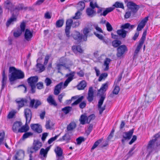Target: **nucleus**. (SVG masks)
Returning <instances> with one entry per match:
<instances>
[{"mask_svg":"<svg viewBox=\"0 0 160 160\" xmlns=\"http://www.w3.org/2000/svg\"><path fill=\"white\" fill-rule=\"evenodd\" d=\"M9 72L11 74L8 75L9 79L11 82L17 79H22L24 77V74L22 72L13 67L9 68Z\"/></svg>","mask_w":160,"mask_h":160,"instance_id":"obj_1","label":"nucleus"},{"mask_svg":"<svg viewBox=\"0 0 160 160\" xmlns=\"http://www.w3.org/2000/svg\"><path fill=\"white\" fill-rule=\"evenodd\" d=\"M42 146V143L40 141L38 140H34L32 146L28 148L27 149L28 153L30 154L29 160H32V154L37 151Z\"/></svg>","mask_w":160,"mask_h":160,"instance_id":"obj_2","label":"nucleus"},{"mask_svg":"<svg viewBox=\"0 0 160 160\" xmlns=\"http://www.w3.org/2000/svg\"><path fill=\"white\" fill-rule=\"evenodd\" d=\"M160 147V142L159 144L154 142V140H150L148 142L147 147L148 154L147 157H148L154 152L156 149L157 147Z\"/></svg>","mask_w":160,"mask_h":160,"instance_id":"obj_3","label":"nucleus"},{"mask_svg":"<svg viewBox=\"0 0 160 160\" xmlns=\"http://www.w3.org/2000/svg\"><path fill=\"white\" fill-rule=\"evenodd\" d=\"M124 2L128 8L131 10L132 15L134 16L140 8L139 6L132 2H128V0H125Z\"/></svg>","mask_w":160,"mask_h":160,"instance_id":"obj_4","label":"nucleus"},{"mask_svg":"<svg viewBox=\"0 0 160 160\" xmlns=\"http://www.w3.org/2000/svg\"><path fill=\"white\" fill-rule=\"evenodd\" d=\"M38 80V77L37 76L31 77L28 79V82L31 88V92L32 93L35 92L36 84Z\"/></svg>","mask_w":160,"mask_h":160,"instance_id":"obj_5","label":"nucleus"},{"mask_svg":"<svg viewBox=\"0 0 160 160\" xmlns=\"http://www.w3.org/2000/svg\"><path fill=\"white\" fill-rule=\"evenodd\" d=\"M73 21L72 19L67 20L66 22V25L65 29V32L67 37H70V30L71 26H72Z\"/></svg>","mask_w":160,"mask_h":160,"instance_id":"obj_6","label":"nucleus"},{"mask_svg":"<svg viewBox=\"0 0 160 160\" xmlns=\"http://www.w3.org/2000/svg\"><path fill=\"white\" fill-rule=\"evenodd\" d=\"M27 7H24L23 4H19L17 5L15 8H13L12 13H14L17 16L19 14V11L21 10H26L27 9Z\"/></svg>","mask_w":160,"mask_h":160,"instance_id":"obj_7","label":"nucleus"},{"mask_svg":"<svg viewBox=\"0 0 160 160\" xmlns=\"http://www.w3.org/2000/svg\"><path fill=\"white\" fill-rule=\"evenodd\" d=\"M75 74V72H71L70 73L67 74L66 75V77H68V78L65 80L64 83V88H66L68 86L69 83L72 80Z\"/></svg>","mask_w":160,"mask_h":160,"instance_id":"obj_8","label":"nucleus"},{"mask_svg":"<svg viewBox=\"0 0 160 160\" xmlns=\"http://www.w3.org/2000/svg\"><path fill=\"white\" fill-rule=\"evenodd\" d=\"M42 104L41 102L38 99H32L30 100L29 104V107L31 108H34L35 109H37L38 107Z\"/></svg>","mask_w":160,"mask_h":160,"instance_id":"obj_9","label":"nucleus"},{"mask_svg":"<svg viewBox=\"0 0 160 160\" xmlns=\"http://www.w3.org/2000/svg\"><path fill=\"white\" fill-rule=\"evenodd\" d=\"M117 51V56L118 57H120L124 53L125 51H127V48L125 45H121L118 48Z\"/></svg>","mask_w":160,"mask_h":160,"instance_id":"obj_10","label":"nucleus"},{"mask_svg":"<svg viewBox=\"0 0 160 160\" xmlns=\"http://www.w3.org/2000/svg\"><path fill=\"white\" fill-rule=\"evenodd\" d=\"M33 31H30L28 29H26L24 34V39L25 41H29L31 40L33 37Z\"/></svg>","mask_w":160,"mask_h":160,"instance_id":"obj_11","label":"nucleus"},{"mask_svg":"<svg viewBox=\"0 0 160 160\" xmlns=\"http://www.w3.org/2000/svg\"><path fill=\"white\" fill-rule=\"evenodd\" d=\"M24 152L22 150L18 151L13 158V160H21L24 158Z\"/></svg>","mask_w":160,"mask_h":160,"instance_id":"obj_12","label":"nucleus"},{"mask_svg":"<svg viewBox=\"0 0 160 160\" xmlns=\"http://www.w3.org/2000/svg\"><path fill=\"white\" fill-rule=\"evenodd\" d=\"M146 97V95H144ZM153 98L151 97H146L145 101L143 103V107L145 108H148L150 107L151 103L153 100Z\"/></svg>","mask_w":160,"mask_h":160,"instance_id":"obj_13","label":"nucleus"},{"mask_svg":"<svg viewBox=\"0 0 160 160\" xmlns=\"http://www.w3.org/2000/svg\"><path fill=\"white\" fill-rule=\"evenodd\" d=\"M148 17H145L139 23L138 26L137 30L138 31L141 30L145 26L148 20Z\"/></svg>","mask_w":160,"mask_h":160,"instance_id":"obj_14","label":"nucleus"},{"mask_svg":"<svg viewBox=\"0 0 160 160\" xmlns=\"http://www.w3.org/2000/svg\"><path fill=\"white\" fill-rule=\"evenodd\" d=\"M31 129L34 131L39 133L42 132V126L38 124H31L30 125Z\"/></svg>","mask_w":160,"mask_h":160,"instance_id":"obj_15","label":"nucleus"},{"mask_svg":"<svg viewBox=\"0 0 160 160\" xmlns=\"http://www.w3.org/2000/svg\"><path fill=\"white\" fill-rule=\"evenodd\" d=\"M15 102L17 104H18V110L19 109L23 107L24 103H27L28 102V100L26 99L18 98L16 100Z\"/></svg>","mask_w":160,"mask_h":160,"instance_id":"obj_16","label":"nucleus"},{"mask_svg":"<svg viewBox=\"0 0 160 160\" xmlns=\"http://www.w3.org/2000/svg\"><path fill=\"white\" fill-rule=\"evenodd\" d=\"M83 98L84 96H82L80 97H79V96L78 95L72 97L71 98V100L76 99V100L72 104V106H74L78 104L81 102H82Z\"/></svg>","mask_w":160,"mask_h":160,"instance_id":"obj_17","label":"nucleus"},{"mask_svg":"<svg viewBox=\"0 0 160 160\" xmlns=\"http://www.w3.org/2000/svg\"><path fill=\"white\" fill-rule=\"evenodd\" d=\"M4 8L6 9H8V11L10 10L12 13L13 9V6L10 1L8 0L4 2Z\"/></svg>","mask_w":160,"mask_h":160,"instance_id":"obj_18","label":"nucleus"},{"mask_svg":"<svg viewBox=\"0 0 160 160\" xmlns=\"http://www.w3.org/2000/svg\"><path fill=\"white\" fill-rule=\"evenodd\" d=\"M134 130V129H132L128 132H124L122 135L123 138L127 140H130Z\"/></svg>","mask_w":160,"mask_h":160,"instance_id":"obj_19","label":"nucleus"},{"mask_svg":"<svg viewBox=\"0 0 160 160\" xmlns=\"http://www.w3.org/2000/svg\"><path fill=\"white\" fill-rule=\"evenodd\" d=\"M22 123L21 121H16L13 125L12 129L13 131L16 133H18V129L20 128V127L22 125Z\"/></svg>","mask_w":160,"mask_h":160,"instance_id":"obj_20","label":"nucleus"},{"mask_svg":"<svg viewBox=\"0 0 160 160\" xmlns=\"http://www.w3.org/2000/svg\"><path fill=\"white\" fill-rule=\"evenodd\" d=\"M135 27V25H131L129 23H127L122 24L121 26V28L124 30L127 29L128 31H131Z\"/></svg>","mask_w":160,"mask_h":160,"instance_id":"obj_21","label":"nucleus"},{"mask_svg":"<svg viewBox=\"0 0 160 160\" xmlns=\"http://www.w3.org/2000/svg\"><path fill=\"white\" fill-rule=\"evenodd\" d=\"M94 98V92L93 88L92 87H90L89 88L88 93V96L87 99L89 102H92Z\"/></svg>","mask_w":160,"mask_h":160,"instance_id":"obj_22","label":"nucleus"},{"mask_svg":"<svg viewBox=\"0 0 160 160\" xmlns=\"http://www.w3.org/2000/svg\"><path fill=\"white\" fill-rule=\"evenodd\" d=\"M2 79L1 81L2 84V86L1 90L3 89L7 83V77L5 74V69L3 70L2 71Z\"/></svg>","mask_w":160,"mask_h":160,"instance_id":"obj_23","label":"nucleus"},{"mask_svg":"<svg viewBox=\"0 0 160 160\" xmlns=\"http://www.w3.org/2000/svg\"><path fill=\"white\" fill-rule=\"evenodd\" d=\"M24 116L26 120L31 121L32 118V112L31 110L28 108H26L24 110Z\"/></svg>","mask_w":160,"mask_h":160,"instance_id":"obj_24","label":"nucleus"},{"mask_svg":"<svg viewBox=\"0 0 160 160\" xmlns=\"http://www.w3.org/2000/svg\"><path fill=\"white\" fill-rule=\"evenodd\" d=\"M12 17L9 19L6 22V25L8 27L10 24H13V22H16L17 20V16L14 13H12Z\"/></svg>","mask_w":160,"mask_h":160,"instance_id":"obj_25","label":"nucleus"},{"mask_svg":"<svg viewBox=\"0 0 160 160\" xmlns=\"http://www.w3.org/2000/svg\"><path fill=\"white\" fill-rule=\"evenodd\" d=\"M63 84L62 82H61L55 86L54 91V95H57L60 93Z\"/></svg>","mask_w":160,"mask_h":160,"instance_id":"obj_26","label":"nucleus"},{"mask_svg":"<svg viewBox=\"0 0 160 160\" xmlns=\"http://www.w3.org/2000/svg\"><path fill=\"white\" fill-rule=\"evenodd\" d=\"M47 101L48 103L50 105L54 106H57V104L55 100L53 98L52 95H50L47 98Z\"/></svg>","mask_w":160,"mask_h":160,"instance_id":"obj_27","label":"nucleus"},{"mask_svg":"<svg viewBox=\"0 0 160 160\" xmlns=\"http://www.w3.org/2000/svg\"><path fill=\"white\" fill-rule=\"evenodd\" d=\"M73 37L74 39L77 40L79 42L82 41L83 38V39L82 35L80 34L78 32H76L73 35Z\"/></svg>","mask_w":160,"mask_h":160,"instance_id":"obj_28","label":"nucleus"},{"mask_svg":"<svg viewBox=\"0 0 160 160\" xmlns=\"http://www.w3.org/2000/svg\"><path fill=\"white\" fill-rule=\"evenodd\" d=\"M96 11L94 9H92L89 8H88L86 10V13L88 16L90 17H92L96 14Z\"/></svg>","mask_w":160,"mask_h":160,"instance_id":"obj_29","label":"nucleus"},{"mask_svg":"<svg viewBox=\"0 0 160 160\" xmlns=\"http://www.w3.org/2000/svg\"><path fill=\"white\" fill-rule=\"evenodd\" d=\"M71 139V136L68 133H67L62 138H60L58 141H65L66 143H68L70 142Z\"/></svg>","mask_w":160,"mask_h":160,"instance_id":"obj_30","label":"nucleus"},{"mask_svg":"<svg viewBox=\"0 0 160 160\" xmlns=\"http://www.w3.org/2000/svg\"><path fill=\"white\" fill-rule=\"evenodd\" d=\"M117 32L119 36L122 38H125L126 36L127 33H128V31L124 30L121 28L120 29L118 30Z\"/></svg>","mask_w":160,"mask_h":160,"instance_id":"obj_31","label":"nucleus"},{"mask_svg":"<svg viewBox=\"0 0 160 160\" xmlns=\"http://www.w3.org/2000/svg\"><path fill=\"white\" fill-rule=\"evenodd\" d=\"M57 69L58 70V73H62L60 71L62 69V67H66V63L65 62H60L59 63L56 65Z\"/></svg>","mask_w":160,"mask_h":160,"instance_id":"obj_32","label":"nucleus"},{"mask_svg":"<svg viewBox=\"0 0 160 160\" xmlns=\"http://www.w3.org/2000/svg\"><path fill=\"white\" fill-rule=\"evenodd\" d=\"M85 3L83 1H81L78 2L77 5V9L79 11H82L85 7Z\"/></svg>","mask_w":160,"mask_h":160,"instance_id":"obj_33","label":"nucleus"},{"mask_svg":"<svg viewBox=\"0 0 160 160\" xmlns=\"http://www.w3.org/2000/svg\"><path fill=\"white\" fill-rule=\"evenodd\" d=\"M108 82H107L105 83L102 84L100 89L98 90V92H99L100 91H102V92H105L108 89Z\"/></svg>","mask_w":160,"mask_h":160,"instance_id":"obj_34","label":"nucleus"},{"mask_svg":"<svg viewBox=\"0 0 160 160\" xmlns=\"http://www.w3.org/2000/svg\"><path fill=\"white\" fill-rule=\"evenodd\" d=\"M87 83L84 80H83L80 82L77 86L78 89V90H83L86 87Z\"/></svg>","mask_w":160,"mask_h":160,"instance_id":"obj_35","label":"nucleus"},{"mask_svg":"<svg viewBox=\"0 0 160 160\" xmlns=\"http://www.w3.org/2000/svg\"><path fill=\"white\" fill-rule=\"evenodd\" d=\"M76 125L75 122H72L67 126V129L68 131H71L75 129Z\"/></svg>","mask_w":160,"mask_h":160,"instance_id":"obj_36","label":"nucleus"},{"mask_svg":"<svg viewBox=\"0 0 160 160\" xmlns=\"http://www.w3.org/2000/svg\"><path fill=\"white\" fill-rule=\"evenodd\" d=\"M54 152L56 154V156L62 155L63 151L62 148L59 147H57L55 149Z\"/></svg>","mask_w":160,"mask_h":160,"instance_id":"obj_37","label":"nucleus"},{"mask_svg":"<svg viewBox=\"0 0 160 160\" xmlns=\"http://www.w3.org/2000/svg\"><path fill=\"white\" fill-rule=\"evenodd\" d=\"M113 8L111 7L106 8L105 10H103L102 13H100V16H105L108 13L113 11Z\"/></svg>","mask_w":160,"mask_h":160,"instance_id":"obj_38","label":"nucleus"},{"mask_svg":"<svg viewBox=\"0 0 160 160\" xmlns=\"http://www.w3.org/2000/svg\"><path fill=\"white\" fill-rule=\"evenodd\" d=\"M87 117L85 115L82 114L81 115L79 119V121L80 123L84 125L85 124V122L87 120Z\"/></svg>","mask_w":160,"mask_h":160,"instance_id":"obj_39","label":"nucleus"},{"mask_svg":"<svg viewBox=\"0 0 160 160\" xmlns=\"http://www.w3.org/2000/svg\"><path fill=\"white\" fill-rule=\"evenodd\" d=\"M89 32V30L88 28H86L84 29L83 31V33L84 34V35H82L84 41H87L88 34Z\"/></svg>","mask_w":160,"mask_h":160,"instance_id":"obj_40","label":"nucleus"},{"mask_svg":"<svg viewBox=\"0 0 160 160\" xmlns=\"http://www.w3.org/2000/svg\"><path fill=\"white\" fill-rule=\"evenodd\" d=\"M105 98V95H102L98 102V108H101L102 104L103 101Z\"/></svg>","mask_w":160,"mask_h":160,"instance_id":"obj_41","label":"nucleus"},{"mask_svg":"<svg viewBox=\"0 0 160 160\" xmlns=\"http://www.w3.org/2000/svg\"><path fill=\"white\" fill-rule=\"evenodd\" d=\"M47 153L48 152L45 151L44 149L42 148L41 149L40 152V155L42 156V158L43 159L46 158Z\"/></svg>","mask_w":160,"mask_h":160,"instance_id":"obj_42","label":"nucleus"},{"mask_svg":"<svg viewBox=\"0 0 160 160\" xmlns=\"http://www.w3.org/2000/svg\"><path fill=\"white\" fill-rule=\"evenodd\" d=\"M121 44V42L118 40H114L112 42V46L115 48L118 47Z\"/></svg>","mask_w":160,"mask_h":160,"instance_id":"obj_43","label":"nucleus"},{"mask_svg":"<svg viewBox=\"0 0 160 160\" xmlns=\"http://www.w3.org/2000/svg\"><path fill=\"white\" fill-rule=\"evenodd\" d=\"M22 32L20 30V28L17 29V31L13 33V36L15 38H18L22 34Z\"/></svg>","mask_w":160,"mask_h":160,"instance_id":"obj_44","label":"nucleus"},{"mask_svg":"<svg viewBox=\"0 0 160 160\" xmlns=\"http://www.w3.org/2000/svg\"><path fill=\"white\" fill-rule=\"evenodd\" d=\"M36 67L38 69H39V72H41L45 70V68L44 66L40 63H37L36 65Z\"/></svg>","mask_w":160,"mask_h":160,"instance_id":"obj_45","label":"nucleus"},{"mask_svg":"<svg viewBox=\"0 0 160 160\" xmlns=\"http://www.w3.org/2000/svg\"><path fill=\"white\" fill-rule=\"evenodd\" d=\"M64 20L63 19H60L58 20L56 22V27L57 28H60L62 26L64 23Z\"/></svg>","mask_w":160,"mask_h":160,"instance_id":"obj_46","label":"nucleus"},{"mask_svg":"<svg viewBox=\"0 0 160 160\" xmlns=\"http://www.w3.org/2000/svg\"><path fill=\"white\" fill-rule=\"evenodd\" d=\"M72 108L69 106H67L62 109V111L65 114L68 113L71 110Z\"/></svg>","mask_w":160,"mask_h":160,"instance_id":"obj_47","label":"nucleus"},{"mask_svg":"<svg viewBox=\"0 0 160 160\" xmlns=\"http://www.w3.org/2000/svg\"><path fill=\"white\" fill-rule=\"evenodd\" d=\"M90 7L89 8H92V9L94 10L95 8H99V7L96 2L95 3H93L92 1L90 2Z\"/></svg>","mask_w":160,"mask_h":160,"instance_id":"obj_48","label":"nucleus"},{"mask_svg":"<svg viewBox=\"0 0 160 160\" xmlns=\"http://www.w3.org/2000/svg\"><path fill=\"white\" fill-rule=\"evenodd\" d=\"M82 14V13L79 10H78L75 13V15L72 17V19H79L80 18V16Z\"/></svg>","mask_w":160,"mask_h":160,"instance_id":"obj_49","label":"nucleus"},{"mask_svg":"<svg viewBox=\"0 0 160 160\" xmlns=\"http://www.w3.org/2000/svg\"><path fill=\"white\" fill-rule=\"evenodd\" d=\"M113 6L117 8H119L123 9L124 8L123 3L122 2H116L113 5Z\"/></svg>","mask_w":160,"mask_h":160,"instance_id":"obj_50","label":"nucleus"},{"mask_svg":"<svg viewBox=\"0 0 160 160\" xmlns=\"http://www.w3.org/2000/svg\"><path fill=\"white\" fill-rule=\"evenodd\" d=\"M142 45H141L139 44L138 45L134 52V57L137 56L138 53L141 48L142 47Z\"/></svg>","mask_w":160,"mask_h":160,"instance_id":"obj_51","label":"nucleus"},{"mask_svg":"<svg viewBox=\"0 0 160 160\" xmlns=\"http://www.w3.org/2000/svg\"><path fill=\"white\" fill-rule=\"evenodd\" d=\"M102 139H100L97 141H96L94 144L93 145L92 147L91 148V150H93L95 148H96L99 145V144L100 143V142H102Z\"/></svg>","mask_w":160,"mask_h":160,"instance_id":"obj_52","label":"nucleus"},{"mask_svg":"<svg viewBox=\"0 0 160 160\" xmlns=\"http://www.w3.org/2000/svg\"><path fill=\"white\" fill-rule=\"evenodd\" d=\"M33 135V133L30 132H25V133H24L22 136V138L23 139H25L26 138H28L30 136H32Z\"/></svg>","mask_w":160,"mask_h":160,"instance_id":"obj_53","label":"nucleus"},{"mask_svg":"<svg viewBox=\"0 0 160 160\" xmlns=\"http://www.w3.org/2000/svg\"><path fill=\"white\" fill-rule=\"evenodd\" d=\"M76 141L77 144L80 145L82 142L85 141V139L83 137H80L76 139Z\"/></svg>","mask_w":160,"mask_h":160,"instance_id":"obj_54","label":"nucleus"},{"mask_svg":"<svg viewBox=\"0 0 160 160\" xmlns=\"http://www.w3.org/2000/svg\"><path fill=\"white\" fill-rule=\"evenodd\" d=\"M108 76V74L107 73H102L100 76L98 81L99 82L101 81L103 79L106 78Z\"/></svg>","mask_w":160,"mask_h":160,"instance_id":"obj_55","label":"nucleus"},{"mask_svg":"<svg viewBox=\"0 0 160 160\" xmlns=\"http://www.w3.org/2000/svg\"><path fill=\"white\" fill-rule=\"evenodd\" d=\"M60 134L56 135L55 137L51 138L48 141V143L49 144H51L53 141L55 140L59 136Z\"/></svg>","mask_w":160,"mask_h":160,"instance_id":"obj_56","label":"nucleus"},{"mask_svg":"<svg viewBox=\"0 0 160 160\" xmlns=\"http://www.w3.org/2000/svg\"><path fill=\"white\" fill-rule=\"evenodd\" d=\"M95 116L94 114H92L87 117V123H89L91 121L94 119Z\"/></svg>","mask_w":160,"mask_h":160,"instance_id":"obj_57","label":"nucleus"},{"mask_svg":"<svg viewBox=\"0 0 160 160\" xmlns=\"http://www.w3.org/2000/svg\"><path fill=\"white\" fill-rule=\"evenodd\" d=\"M92 128L93 125L92 124H90L88 128V129L86 131V133L87 134V136L92 131Z\"/></svg>","mask_w":160,"mask_h":160,"instance_id":"obj_58","label":"nucleus"},{"mask_svg":"<svg viewBox=\"0 0 160 160\" xmlns=\"http://www.w3.org/2000/svg\"><path fill=\"white\" fill-rule=\"evenodd\" d=\"M106 27L107 30L109 32H111L112 31L113 28L109 22H107L106 23Z\"/></svg>","mask_w":160,"mask_h":160,"instance_id":"obj_59","label":"nucleus"},{"mask_svg":"<svg viewBox=\"0 0 160 160\" xmlns=\"http://www.w3.org/2000/svg\"><path fill=\"white\" fill-rule=\"evenodd\" d=\"M26 27V24L25 22H22L20 25V30L22 32H24L25 31V28Z\"/></svg>","mask_w":160,"mask_h":160,"instance_id":"obj_60","label":"nucleus"},{"mask_svg":"<svg viewBox=\"0 0 160 160\" xmlns=\"http://www.w3.org/2000/svg\"><path fill=\"white\" fill-rule=\"evenodd\" d=\"M119 90V87L118 86H116L114 88L112 91V93L113 94H114L115 95H117L118 94Z\"/></svg>","mask_w":160,"mask_h":160,"instance_id":"obj_61","label":"nucleus"},{"mask_svg":"<svg viewBox=\"0 0 160 160\" xmlns=\"http://www.w3.org/2000/svg\"><path fill=\"white\" fill-rule=\"evenodd\" d=\"M28 130V129H26V128L22 126L18 129V133L25 132Z\"/></svg>","mask_w":160,"mask_h":160,"instance_id":"obj_62","label":"nucleus"},{"mask_svg":"<svg viewBox=\"0 0 160 160\" xmlns=\"http://www.w3.org/2000/svg\"><path fill=\"white\" fill-rule=\"evenodd\" d=\"M160 137V131L158 133L155 134L153 136V138L154 139H152V140H154V142L156 143L158 139Z\"/></svg>","mask_w":160,"mask_h":160,"instance_id":"obj_63","label":"nucleus"},{"mask_svg":"<svg viewBox=\"0 0 160 160\" xmlns=\"http://www.w3.org/2000/svg\"><path fill=\"white\" fill-rule=\"evenodd\" d=\"M79 107L81 109H83L85 108L86 106V102L85 101H83L82 102H81L79 103Z\"/></svg>","mask_w":160,"mask_h":160,"instance_id":"obj_64","label":"nucleus"}]
</instances>
